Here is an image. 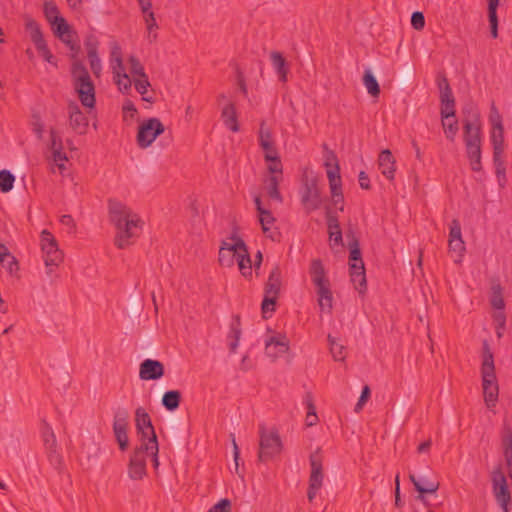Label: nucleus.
<instances>
[{"mask_svg": "<svg viewBox=\"0 0 512 512\" xmlns=\"http://www.w3.org/2000/svg\"><path fill=\"white\" fill-rule=\"evenodd\" d=\"M108 211L110 221L117 230L114 244L119 249H125L138 236L136 230L141 229L143 222L126 204L115 199L108 200Z\"/></svg>", "mask_w": 512, "mask_h": 512, "instance_id": "f257e3e1", "label": "nucleus"}, {"mask_svg": "<svg viewBox=\"0 0 512 512\" xmlns=\"http://www.w3.org/2000/svg\"><path fill=\"white\" fill-rule=\"evenodd\" d=\"M71 77L73 87L81 104L86 108L93 109L96 105L95 85L81 60H73L71 65Z\"/></svg>", "mask_w": 512, "mask_h": 512, "instance_id": "f03ea898", "label": "nucleus"}, {"mask_svg": "<svg viewBox=\"0 0 512 512\" xmlns=\"http://www.w3.org/2000/svg\"><path fill=\"white\" fill-rule=\"evenodd\" d=\"M485 353L481 367L483 396L486 406L490 409L496 406L499 387L495 374L493 354L487 342H484Z\"/></svg>", "mask_w": 512, "mask_h": 512, "instance_id": "7ed1b4c3", "label": "nucleus"}, {"mask_svg": "<svg viewBox=\"0 0 512 512\" xmlns=\"http://www.w3.org/2000/svg\"><path fill=\"white\" fill-rule=\"evenodd\" d=\"M310 275L313 284L316 287L318 304L322 311L328 313L332 310L333 295L330 287V281L326 277V271L320 259H314L310 265Z\"/></svg>", "mask_w": 512, "mask_h": 512, "instance_id": "20e7f679", "label": "nucleus"}, {"mask_svg": "<svg viewBox=\"0 0 512 512\" xmlns=\"http://www.w3.org/2000/svg\"><path fill=\"white\" fill-rule=\"evenodd\" d=\"M329 188L331 193L332 204L335 211H344V195L342 190V179L340 175V166L336 154L328 150L326 153L325 163Z\"/></svg>", "mask_w": 512, "mask_h": 512, "instance_id": "39448f33", "label": "nucleus"}, {"mask_svg": "<svg viewBox=\"0 0 512 512\" xmlns=\"http://www.w3.org/2000/svg\"><path fill=\"white\" fill-rule=\"evenodd\" d=\"M463 129V139L471 170L474 172H480L482 170V131L480 128L474 129L472 125L468 123L463 127Z\"/></svg>", "mask_w": 512, "mask_h": 512, "instance_id": "423d86ee", "label": "nucleus"}, {"mask_svg": "<svg viewBox=\"0 0 512 512\" xmlns=\"http://www.w3.org/2000/svg\"><path fill=\"white\" fill-rule=\"evenodd\" d=\"M491 489L494 499L503 512H510L512 497L507 478L499 464L490 473Z\"/></svg>", "mask_w": 512, "mask_h": 512, "instance_id": "0eeeda50", "label": "nucleus"}, {"mask_svg": "<svg viewBox=\"0 0 512 512\" xmlns=\"http://www.w3.org/2000/svg\"><path fill=\"white\" fill-rule=\"evenodd\" d=\"M281 270L279 266H274L270 271L267 282L264 287V298L261 304L263 318L267 319L275 311L277 299L281 288Z\"/></svg>", "mask_w": 512, "mask_h": 512, "instance_id": "6e6552de", "label": "nucleus"}, {"mask_svg": "<svg viewBox=\"0 0 512 512\" xmlns=\"http://www.w3.org/2000/svg\"><path fill=\"white\" fill-rule=\"evenodd\" d=\"M231 242L222 241L218 261L222 267H232L238 255L244 250L246 243L238 235V227L234 226L229 237Z\"/></svg>", "mask_w": 512, "mask_h": 512, "instance_id": "1a4fd4ad", "label": "nucleus"}, {"mask_svg": "<svg viewBox=\"0 0 512 512\" xmlns=\"http://www.w3.org/2000/svg\"><path fill=\"white\" fill-rule=\"evenodd\" d=\"M309 460L310 476L307 498L309 502H312L317 496L319 490L322 488L324 482L323 456L319 450H315L310 454Z\"/></svg>", "mask_w": 512, "mask_h": 512, "instance_id": "9d476101", "label": "nucleus"}, {"mask_svg": "<svg viewBox=\"0 0 512 512\" xmlns=\"http://www.w3.org/2000/svg\"><path fill=\"white\" fill-rule=\"evenodd\" d=\"M436 82L439 89L441 118H454L456 114V102L449 81L444 74H439L437 76Z\"/></svg>", "mask_w": 512, "mask_h": 512, "instance_id": "9b49d317", "label": "nucleus"}, {"mask_svg": "<svg viewBox=\"0 0 512 512\" xmlns=\"http://www.w3.org/2000/svg\"><path fill=\"white\" fill-rule=\"evenodd\" d=\"M164 131L165 127L158 118H149L138 128L136 136L138 146L142 149L149 147Z\"/></svg>", "mask_w": 512, "mask_h": 512, "instance_id": "f8f14e48", "label": "nucleus"}, {"mask_svg": "<svg viewBox=\"0 0 512 512\" xmlns=\"http://www.w3.org/2000/svg\"><path fill=\"white\" fill-rule=\"evenodd\" d=\"M300 201L307 214L318 210L322 206L323 198L315 179L304 182L300 191Z\"/></svg>", "mask_w": 512, "mask_h": 512, "instance_id": "ddd939ff", "label": "nucleus"}, {"mask_svg": "<svg viewBox=\"0 0 512 512\" xmlns=\"http://www.w3.org/2000/svg\"><path fill=\"white\" fill-rule=\"evenodd\" d=\"M148 450H134L130 456L128 475L132 480H141L146 475V461L148 457L152 458L154 466L157 467L158 457L157 452L148 454Z\"/></svg>", "mask_w": 512, "mask_h": 512, "instance_id": "4468645a", "label": "nucleus"}, {"mask_svg": "<svg viewBox=\"0 0 512 512\" xmlns=\"http://www.w3.org/2000/svg\"><path fill=\"white\" fill-rule=\"evenodd\" d=\"M41 248L44 254V262L47 267L58 266L62 262L63 253L58 248L55 237L48 230H43L41 232Z\"/></svg>", "mask_w": 512, "mask_h": 512, "instance_id": "2eb2a0df", "label": "nucleus"}, {"mask_svg": "<svg viewBox=\"0 0 512 512\" xmlns=\"http://www.w3.org/2000/svg\"><path fill=\"white\" fill-rule=\"evenodd\" d=\"M128 419L129 413L125 408H119L114 414L113 432L119 448H127L129 444Z\"/></svg>", "mask_w": 512, "mask_h": 512, "instance_id": "dca6fc26", "label": "nucleus"}, {"mask_svg": "<svg viewBox=\"0 0 512 512\" xmlns=\"http://www.w3.org/2000/svg\"><path fill=\"white\" fill-rule=\"evenodd\" d=\"M67 109L70 127L79 135L85 134L89 125V120L83 114L79 105L75 101H70Z\"/></svg>", "mask_w": 512, "mask_h": 512, "instance_id": "f3484780", "label": "nucleus"}, {"mask_svg": "<svg viewBox=\"0 0 512 512\" xmlns=\"http://www.w3.org/2000/svg\"><path fill=\"white\" fill-rule=\"evenodd\" d=\"M164 372V365L160 361L145 359L140 364L139 377L141 380H158Z\"/></svg>", "mask_w": 512, "mask_h": 512, "instance_id": "a211bd4d", "label": "nucleus"}, {"mask_svg": "<svg viewBox=\"0 0 512 512\" xmlns=\"http://www.w3.org/2000/svg\"><path fill=\"white\" fill-rule=\"evenodd\" d=\"M259 448H282L283 443L278 429L275 427L267 428L264 424H259Z\"/></svg>", "mask_w": 512, "mask_h": 512, "instance_id": "6ab92c4d", "label": "nucleus"}, {"mask_svg": "<svg viewBox=\"0 0 512 512\" xmlns=\"http://www.w3.org/2000/svg\"><path fill=\"white\" fill-rule=\"evenodd\" d=\"M289 350V340L285 335L270 337L266 341L265 351L267 356L277 358Z\"/></svg>", "mask_w": 512, "mask_h": 512, "instance_id": "aec40b11", "label": "nucleus"}, {"mask_svg": "<svg viewBox=\"0 0 512 512\" xmlns=\"http://www.w3.org/2000/svg\"><path fill=\"white\" fill-rule=\"evenodd\" d=\"M378 165L381 173L389 180H393L395 176V158L389 149H384L378 157Z\"/></svg>", "mask_w": 512, "mask_h": 512, "instance_id": "412c9836", "label": "nucleus"}, {"mask_svg": "<svg viewBox=\"0 0 512 512\" xmlns=\"http://www.w3.org/2000/svg\"><path fill=\"white\" fill-rule=\"evenodd\" d=\"M242 335L241 317L239 314L233 315L229 333L227 335L228 346L231 353H235Z\"/></svg>", "mask_w": 512, "mask_h": 512, "instance_id": "4be33fe9", "label": "nucleus"}, {"mask_svg": "<svg viewBox=\"0 0 512 512\" xmlns=\"http://www.w3.org/2000/svg\"><path fill=\"white\" fill-rule=\"evenodd\" d=\"M350 278L354 287L360 294H364L367 290V281L365 274V267L358 266L357 263H350Z\"/></svg>", "mask_w": 512, "mask_h": 512, "instance_id": "5701e85b", "label": "nucleus"}, {"mask_svg": "<svg viewBox=\"0 0 512 512\" xmlns=\"http://www.w3.org/2000/svg\"><path fill=\"white\" fill-rule=\"evenodd\" d=\"M221 118L224 125L232 132H238L240 127L237 119L235 105L232 102L226 104L221 112Z\"/></svg>", "mask_w": 512, "mask_h": 512, "instance_id": "b1692460", "label": "nucleus"}, {"mask_svg": "<svg viewBox=\"0 0 512 512\" xmlns=\"http://www.w3.org/2000/svg\"><path fill=\"white\" fill-rule=\"evenodd\" d=\"M0 263L11 275L19 270L17 259L9 252L6 245L2 243H0Z\"/></svg>", "mask_w": 512, "mask_h": 512, "instance_id": "393cba45", "label": "nucleus"}, {"mask_svg": "<svg viewBox=\"0 0 512 512\" xmlns=\"http://www.w3.org/2000/svg\"><path fill=\"white\" fill-rule=\"evenodd\" d=\"M347 238H349L348 247L350 250L349 254V264L357 263L358 266H364V262L362 259V254L360 250L359 240L355 237L353 231H349L347 233Z\"/></svg>", "mask_w": 512, "mask_h": 512, "instance_id": "a878e982", "label": "nucleus"}, {"mask_svg": "<svg viewBox=\"0 0 512 512\" xmlns=\"http://www.w3.org/2000/svg\"><path fill=\"white\" fill-rule=\"evenodd\" d=\"M409 478L411 482L413 483L415 489L420 494H433L435 493L439 488V483L435 481H429L425 478L417 479L414 474H410Z\"/></svg>", "mask_w": 512, "mask_h": 512, "instance_id": "bb28decb", "label": "nucleus"}, {"mask_svg": "<svg viewBox=\"0 0 512 512\" xmlns=\"http://www.w3.org/2000/svg\"><path fill=\"white\" fill-rule=\"evenodd\" d=\"M462 113L465 116L463 121V127L466 126L468 123L472 125L474 129H481L480 113L478 111V108L473 103H468L464 105L462 108Z\"/></svg>", "mask_w": 512, "mask_h": 512, "instance_id": "cd10ccee", "label": "nucleus"}, {"mask_svg": "<svg viewBox=\"0 0 512 512\" xmlns=\"http://www.w3.org/2000/svg\"><path fill=\"white\" fill-rule=\"evenodd\" d=\"M270 57H271L272 65L275 68V70L279 76V80L281 82H286L289 68H288L285 58L283 57V55L280 52H277V51H273L271 53Z\"/></svg>", "mask_w": 512, "mask_h": 512, "instance_id": "c85d7f7f", "label": "nucleus"}, {"mask_svg": "<svg viewBox=\"0 0 512 512\" xmlns=\"http://www.w3.org/2000/svg\"><path fill=\"white\" fill-rule=\"evenodd\" d=\"M503 152L504 151H493V164L495 166V174L500 187H505L507 182L506 166L502 157Z\"/></svg>", "mask_w": 512, "mask_h": 512, "instance_id": "c756f323", "label": "nucleus"}, {"mask_svg": "<svg viewBox=\"0 0 512 512\" xmlns=\"http://www.w3.org/2000/svg\"><path fill=\"white\" fill-rule=\"evenodd\" d=\"M498 6L499 0H488V21L490 26V34L494 39L498 37Z\"/></svg>", "mask_w": 512, "mask_h": 512, "instance_id": "7c9ffc66", "label": "nucleus"}, {"mask_svg": "<svg viewBox=\"0 0 512 512\" xmlns=\"http://www.w3.org/2000/svg\"><path fill=\"white\" fill-rule=\"evenodd\" d=\"M237 264L239 267V270L241 274L245 278H251L252 277V261L248 252V247L245 245L244 250L240 252L237 259Z\"/></svg>", "mask_w": 512, "mask_h": 512, "instance_id": "2f4dec72", "label": "nucleus"}, {"mask_svg": "<svg viewBox=\"0 0 512 512\" xmlns=\"http://www.w3.org/2000/svg\"><path fill=\"white\" fill-rule=\"evenodd\" d=\"M137 435L141 442L140 448H159L154 426H151V431L148 429L137 430Z\"/></svg>", "mask_w": 512, "mask_h": 512, "instance_id": "473e14b6", "label": "nucleus"}, {"mask_svg": "<svg viewBox=\"0 0 512 512\" xmlns=\"http://www.w3.org/2000/svg\"><path fill=\"white\" fill-rule=\"evenodd\" d=\"M25 28L29 32L31 41L34 43L35 47L46 42L41 27L35 20L28 18L25 23Z\"/></svg>", "mask_w": 512, "mask_h": 512, "instance_id": "72a5a7b5", "label": "nucleus"}, {"mask_svg": "<svg viewBox=\"0 0 512 512\" xmlns=\"http://www.w3.org/2000/svg\"><path fill=\"white\" fill-rule=\"evenodd\" d=\"M181 397V392L178 390L166 391L162 397V405L168 411H175L180 405Z\"/></svg>", "mask_w": 512, "mask_h": 512, "instance_id": "f704fd0d", "label": "nucleus"}, {"mask_svg": "<svg viewBox=\"0 0 512 512\" xmlns=\"http://www.w3.org/2000/svg\"><path fill=\"white\" fill-rule=\"evenodd\" d=\"M324 210L328 234L330 235L332 232L341 231L339 218L334 208L331 205H326Z\"/></svg>", "mask_w": 512, "mask_h": 512, "instance_id": "c9c22d12", "label": "nucleus"}, {"mask_svg": "<svg viewBox=\"0 0 512 512\" xmlns=\"http://www.w3.org/2000/svg\"><path fill=\"white\" fill-rule=\"evenodd\" d=\"M490 304L496 310H504L505 302L500 283H493L491 286Z\"/></svg>", "mask_w": 512, "mask_h": 512, "instance_id": "e433bc0d", "label": "nucleus"}, {"mask_svg": "<svg viewBox=\"0 0 512 512\" xmlns=\"http://www.w3.org/2000/svg\"><path fill=\"white\" fill-rule=\"evenodd\" d=\"M136 430L148 429L151 431L152 421L150 415L143 407H138L135 411Z\"/></svg>", "mask_w": 512, "mask_h": 512, "instance_id": "4c0bfd02", "label": "nucleus"}, {"mask_svg": "<svg viewBox=\"0 0 512 512\" xmlns=\"http://www.w3.org/2000/svg\"><path fill=\"white\" fill-rule=\"evenodd\" d=\"M266 190L268 196L273 199L277 200L278 202H282L283 198L279 191V178L276 175L269 176L266 181Z\"/></svg>", "mask_w": 512, "mask_h": 512, "instance_id": "58836bf2", "label": "nucleus"}, {"mask_svg": "<svg viewBox=\"0 0 512 512\" xmlns=\"http://www.w3.org/2000/svg\"><path fill=\"white\" fill-rule=\"evenodd\" d=\"M363 83H364L365 87L367 88L368 93L371 96H373V97L379 96L380 86H379L377 79L371 72V70H369V69L365 70L364 75H363Z\"/></svg>", "mask_w": 512, "mask_h": 512, "instance_id": "ea45409f", "label": "nucleus"}, {"mask_svg": "<svg viewBox=\"0 0 512 512\" xmlns=\"http://www.w3.org/2000/svg\"><path fill=\"white\" fill-rule=\"evenodd\" d=\"M328 342L333 359L335 361H344L346 358V347L331 335H328Z\"/></svg>", "mask_w": 512, "mask_h": 512, "instance_id": "a19ab883", "label": "nucleus"}, {"mask_svg": "<svg viewBox=\"0 0 512 512\" xmlns=\"http://www.w3.org/2000/svg\"><path fill=\"white\" fill-rule=\"evenodd\" d=\"M304 403L307 408V416H306V422L308 426H312L316 423L318 420L317 414H316V407L314 404L313 395L311 392H306L304 396Z\"/></svg>", "mask_w": 512, "mask_h": 512, "instance_id": "79ce46f5", "label": "nucleus"}, {"mask_svg": "<svg viewBox=\"0 0 512 512\" xmlns=\"http://www.w3.org/2000/svg\"><path fill=\"white\" fill-rule=\"evenodd\" d=\"M144 15V20L148 30V39L149 42H154L157 39V33H153L154 30L158 29V24L156 22L154 13L151 9L146 12H142Z\"/></svg>", "mask_w": 512, "mask_h": 512, "instance_id": "37998d69", "label": "nucleus"}, {"mask_svg": "<svg viewBox=\"0 0 512 512\" xmlns=\"http://www.w3.org/2000/svg\"><path fill=\"white\" fill-rule=\"evenodd\" d=\"M15 182L14 174L6 169L0 171V191L8 193L13 189Z\"/></svg>", "mask_w": 512, "mask_h": 512, "instance_id": "c03bdc74", "label": "nucleus"}, {"mask_svg": "<svg viewBox=\"0 0 512 512\" xmlns=\"http://www.w3.org/2000/svg\"><path fill=\"white\" fill-rule=\"evenodd\" d=\"M258 136L261 148H269V144L274 142L271 129L267 127L264 120L260 123Z\"/></svg>", "mask_w": 512, "mask_h": 512, "instance_id": "a18cd8bd", "label": "nucleus"}, {"mask_svg": "<svg viewBox=\"0 0 512 512\" xmlns=\"http://www.w3.org/2000/svg\"><path fill=\"white\" fill-rule=\"evenodd\" d=\"M448 120L449 119L441 118L442 127L446 138L453 142L459 130L458 120L455 117L453 118V121Z\"/></svg>", "mask_w": 512, "mask_h": 512, "instance_id": "49530a36", "label": "nucleus"}, {"mask_svg": "<svg viewBox=\"0 0 512 512\" xmlns=\"http://www.w3.org/2000/svg\"><path fill=\"white\" fill-rule=\"evenodd\" d=\"M490 139L493 151H504V127L492 128Z\"/></svg>", "mask_w": 512, "mask_h": 512, "instance_id": "de8ad7c7", "label": "nucleus"}, {"mask_svg": "<svg viewBox=\"0 0 512 512\" xmlns=\"http://www.w3.org/2000/svg\"><path fill=\"white\" fill-rule=\"evenodd\" d=\"M113 79L122 93H128L130 91L132 82L126 73L120 74V71H117L115 68Z\"/></svg>", "mask_w": 512, "mask_h": 512, "instance_id": "09e8293b", "label": "nucleus"}, {"mask_svg": "<svg viewBox=\"0 0 512 512\" xmlns=\"http://www.w3.org/2000/svg\"><path fill=\"white\" fill-rule=\"evenodd\" d=\"M51 25L56 37L63 38V36H71L70 27L63 17L59 18L56 22L51 23Z\"/></svg>", "mask_w": 512, "mask_h": 512, "instance_id": "8fccbe9b", "label": "nucleus"}, {"mask_svg": "<svg viewBox=\"0 0 512 512\" xmlns=\"http://www.w3.org/2000/svg\"><path fill=\"white\" fill-rule=\"evenodd\" d=\"M41 434L46 448H53L56 445L54 432L52 428L46 423V421L42 422Z\"/></svg>", "mask_w": 512, "mask_h": 512, "instance_id": "3c124183", "label": "nucleus"}, {"mask_svg": "<svg viewBox=\"0 0 512 512\" xmlns=\"http://www.w3.org/2000/svg\"><path fill=\"white\" fill-rule=\"evenodd\" d=\"M258 216L262 230L266 234L270 230L271 226L274 224L276 219L272 215L271 211L268 209L261 210V212L258 213Z\"/></svg>", "mask_w": 512, "mask_h": 512, "instance_id": "603ef678", "label": "nucleus"}, {"mask_svg": "<svg viewBox=\"0 0 512 512\" xmlns=\"http://www.w3.org/2000/svg\"><path fill=\"white\" fill-rule=\"evenodd\" d=\"M44 14L47 21L51 24L56 22L62 16L60 15L59 9L53 2H45L44 3Z\"/></svg>", "mask_w": 512, "mask_h": 512, "instance_id": "864d4df0", "label": "nucleus"}, {"mask_svg": "<svg viewBox=\"0 0 512 512\" xmlns=\"http://www.w3.org/2000/svg\"><path fill=\"white\" fill-rule=\"evenodd\" d=\"M448 246L449 251L456 254L457 259H455V262H459L465 251V243L463 239H449Z\"/></svg>", "mask_w": 512, "mask_h": 512, "instance_id": "5fc2aeb1", "label": "nucleus"}, {"mask_svg": "<svg viewBox=\"0 0 512 512\" xmlns=\"http://www.w3.org/2000/svg\"><path fill=\"white\" fill-rule=\"evenodd\" d=\"M134 86L137 92L143 96L142 99L144 101L152 102L151 98L144 96L147 93L148 87L150 86L147 75H145V77H139L135 79Z\"/></svg>", "mask_w": 512, "mask_h": 512, "instance_id": "6e6d98bb", "label": "nucleus"}, {"mask_svg": "<svg viewBox=\"0 0 512 512\" xmlns=\"http://www.w3.org/2000/svg\"><path fill=\"white\" fill-rule=\"evenodd\" d=\"M128 62L130 66V72L133 76L145 77L146 73L144 71V67L136 56L131 55L128 59Z\"/></svg>", "mask_w": 512, "mask_h": 512, "instance_id": "4d7b16f0", "label": "nucleus"}, {"mask_svg": "<svg viewBox=\"0 0 512 512\" xmlns=\"http://www.w3.org/2000/svg\"><path fill=\"white\" fill-rule=\"evenodd\" d=\"M84 45L87 50V56L98 54L99 41L95 35H93V34L87 35V37L85 38V41H84Z\"/></svg>", "mask_w": 512, "mask_h": 512, "instance_id": "13d9d810", "label": "nucleus"}, {"mask_svg": "<svg viewBox=\"0 0 512 512\" xmlns=\"http://www.w3.org/2000/svg\"><path fill=\"white\" fill-rule=\"evenodd\" d=\"M411 25L415 30H422L425 26L424 14L420 11H415L411 15Z\"/></svg>", "mask_w": 512, "mask_h": 512, "instance_id": "bf43d9fd", "label": "nucleus"}, {"mask_svg": "<svg viewBox=\"0 0 512 512\" xmlns=\"http://www.w3.org/2000/svg\"><path fill=\"white\" fill-rule=\"evenodd\" d=\"M87 57L92 73L95 75V77H100L102 66L98 54L88 55Z\"/></svg>", "mask_w": 512, "mask_h": 512, "instance_id": "052dcab7", "label": "nucleus"}, {"mask_svg": "<svg viewBox=\"0 0 512 512\" xmlns=\"http://www.w3.org/2000/svg\"><path fill=\"white\" fill-rule=\"evenodd\" d=\"M449 239H462L461 225L458 219L451 221Z\"/></svg>", "mask_w": 512, "mask_h": 512, "instance_id": "680f3d73", "label": "nucleus"}, {"mask_svg": "<svg viewBox=\"0 0 512 512\" xmlns=\"http://www.w3.org/2000/svg\"><path fill=\"white\" fill-rule=\"evenodd\" d=\"M490 122H491L492 128L503 127L502 117L499 114V112L494 104H492V106H491Z\"/></svg>", "mask_w": 512, "mask_h": 512, "instance_id": "e2e57ef3", "label": "nucleus"}, {"mask_svg": "<svg viewBox=\"0 0 512 512\" xmlns=\"http://www.w3.org/2000/svg\"><path fill=\"white\" fill-rule=\"evenodd\" d=\"M209 512H231V502L228 499H222L209 509Z\"/></svg>", "mask_w": 512, "mask_h": 512, "instance_id": "0e129e2a", "label": "nucleus"}, {"mask_svg": "<svg viewBox=\"0 0 512 512\" xmlns=\"http://www.w3.org/2000/svg\"><path fill=\"white\" fill-rule=\"evenodd\" d=\"M122 111H123L124 118L127 116H130V118H134V116L138 112L134 103L129 99H126L125 102L123 103Z\"/></svg>", "mask_w": 512, "mask_h": 512, "instance_id": "69168bd1", "label": "nucleus"}, {"mask_svg": "<svg viewBox=\"0 0 512 512\" xmlns=\"http://www.w3.org/2000/svg\"><path fill=\"white\" fill-rule=\"evenodd\" d=\"M50 149L51 151H56L57 150V146L59 145L60 147V150H63V144H62V139L61 137L58 135V133L56 132L55 129H51L50 130Z\"/></svg>", "mask_w": 512, "mask_h": 512, "instance_id": "338daca9", "label": "nucleus"}, {"mask_svg": "<svg viewBox=\"0 0 512 512\" xmlns=\"http://www.w3.org/2000/svg\"><path fill=\"white\" fill-rule=\"evenodd\" d=\"M502 448H512V431L509 427L503 429Z\"/></svg>", "mask_w": 512, "mask_h": 512, "instance_id": "774afa93", "label": "nucleus"}]
</instances>
